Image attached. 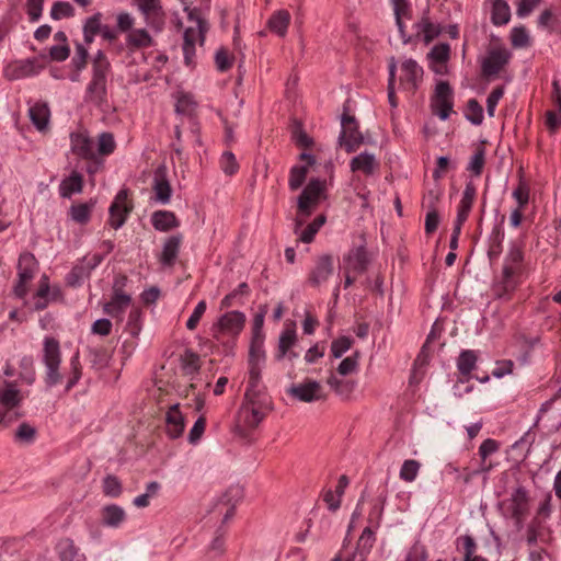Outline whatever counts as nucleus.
<instances>
[{
    "instance_id": "1",
    "label": "nucleus",
    "mask_w": 561,
    "mask_h": 561,
    "mask_svg": "<svg viewBox=\"0 0 561 561\" xmlns=\"http://www.w3.org/2000/svg\"><path fill=\"white\" fill-rule=\"evenodd\" d=\"M111 64L105 54L99 50L92 60V77L87 85L84 100L101 107L107 103V77Z\"/></svg>"
},
{
    "instance_id": "2",
    "label": "nucleus",
    "mask_w": 561,
    "mask_h": 561,
    "mask_svg": "<svg viewBox=\"0 0 561 561\" xmlns=\"http://www.w3.org/2000/svg\"><path fill=\"white\" fill-rule=\"evenodd\" d=\"M45 368V383L51 388L58 385L62 376L59 371L61 364V351L58 340L53 336H45L43 341V358Z\"/></svg>"
},
{
    "instance_id": "3",
    "label": "nucleus",
    "mask_w": 561,
    "mask_h": 561,
    "mask_svg": "<svg viewBox=\"0 0 561 561\" xmlns=\"http://www.w3.org/2000/svg\"><path fill=\"white\" fill-rule=\"evenodd\" d=\"M522 261V249L516 244H512L504 260L501 280L496 287L499 296H503L515 289L517 285V276L520 272Z\"/></svg>"
},
{
    "instance_id": "4",
    "label": "nucleus",
    "mask_w": 561,
    "mask_h": 561,
    "mask_svg": "<svg viewBox=\"0 0 561 561\" xmlns=\"http://www.w3.org/2000/svg\"><path fill=\"white\" fill-rule=\"evenodd\" d=\"M24 398L25 393L19 388L18 380L0 382V424L7 423V417L21 405Z\"/></svg>"
},
{
    "instance_id": "5",
    "label": "nucleus",
    "mask_w": 561,
    "mask_h": 561,
    "mask_svg": "<svg viewBox=\"0 0 561 561\" xmlns=\"http://www.w3.org/2000/svg\"><path fill=\"white\" fill-rule=\"evenodd\" d=\"M126 280L125 276H119L115 279L111 300L103 306L104 313L116 319L118 322L123 321L124 313L131 302L130 296L123 290Z\"/></svg>"
},
{
    "instance_id": "6",
    "label": "nucleus",
    "mask_w": 561,
    "mask_h": 561,
    "mask_svg": "<svg viewBox=\"0 0 561 561\" xmlns=\"http://www.w3.org/2000/svg\"><path fill=\"white\" fill-rule=\"evenodd\" d=\"M245 323V314L241 311H230L222 314L211 327L213 337L221 341L222 336L238 335Z\"/></svg>"
},
{
    "instance_id": "7",
    "label": "nucleus",
    "mask_w": 561,
    "mask_h": 561,
    "mask_svg": "<svg viewBox=\"0 0 561 561\" xmlns=\"http://www.w3.org/2000/svg\"><path fill=\"white\" fill-rule=\"evenodd\" d=\"M511 51L504 46L491 47L481 60V72L485 78L497 76L510 62Z\"/></svg>"
},
{
    "instance_id": "8",
    "label": "nucleus",
    "mask_w": 561,
    "mask_h": 561,
    "mask_svg": "<svg viewBox=\"0 0 561 561\" xmlns=\"http://www.w3.org/2000/svg\"><path fill=\"white\" fill-rule=\"evenodd\" d=\"M399 84L409 92H415L423 81V68L412 58H404L400 65Z\"/></svg>"
},
{
    "instance_id": "9",
    "label": "nucleus",
    "mask_w": 561,
    "mask_h": 561,
    "mask_svg": "<svg viewBox=\"0 0 561 561\" xmlns=\"http://www.w3.org/2000/svg\"><path fill=\"white\" fill-rule=\"evenodd\" d=\"M340 146L347 152L355 151L363 142V136L358 130L357 122L353 116L344 114L341 121Z\"/></svg>"
},
{
    "instance_id": "10",
    "label": "nucleus",
    "mask_w": 561,
    "mask_h": 561,
    "mask_svg": "<svg viewBox=\"0 0 561 561\" xmlns=\"http://www.w3.org/2000/svg\"><path fill=\"white\" fill-rule=\"evenodd\" d=\"M287 392L302 402H314L324 399L323 387L313 379H305L301 383L293 385Z\"/></svg>"
},
{
    "instance_id": "11",
    "label": "nucleus",
    "mask_w": 561,
    "mask_h": 561,
    "mask_svg": "<svg viewBox=\"0 0 561 561\" xmlns=\"http://www.w3.org/2000/svg\"><path fill=\"white\" fill-rule=\"evenodd\" d=\"M323 190V181L318 179L311 180L298 197V211L304 216H309L312 207L318 204Z\"/></svg>"
},
{
    "instance_id": "12",
    "label": "nucleus",
    "mask_w": 561,
    "mask_h": 561,
    "mask_svg": "<svg viewBox=\"0 0 561 561\" xmlns=\"http://www.w3.org/2000/svg\"><path fill=\"white\" fill-rule=\"evenodd\" d=\"M433 107L435 114L443 121L449 117L453 108V91L450 85L440 81L435 89V95L433 100Z\"/></svg>"
},
{
    "instance_id": "13",
    "label": "nucleus",
    "mask_w": 561,
    "mask_h": 561,
    "mask_svg": "<svg viewBox=\"0 0 561 561\" xmlns=\"http://www.w3.org/2000/svg\"><path fill=\"white\" fill-rule=\"evenodd\" d=\"M127 197H128L127 191L121 190L116 194L113 203L110 206L108 224L114 229H118L125 224L127 215L130 213V210L133 208L130 205L127 204Z\"/></svg>"
},
{
    "instance_id": "14",
    "label": "nucleus",
    "mask_w": 561,
    "mask_h": 561,
    "mask_svg": "<svg viewBox=\"0 0 561 561\" xmlns=\"http://www.w3.org/2000/svg\"><path fill=\"white\" fill-rule=\"evenodd\" d=\"M528 493L524 486H518L511 494L508 500V510L512 518L515 519L516 525L519 526L526 517L529 505Z\"/></svg>"
},
{
    "instance_id": "15",
    "label": "nucleus",
    "mask_w": 561,
    "mask_h": 561,
    "mask_svg": "<svg viewBox=\"0 0 561 561\" xmlns=\"http://www.w3.org/2000/svg\"><path fill=\"white\" fill-rule=\"evenodd\" d=\"M137 5L145 16L149 26L156 31H161L164 25V13L159 4V0H136Z\"/></svg>"
},
{
    "instance_id": "16",
    "label": "nucleus",
    "mask_w": 561,
    "mask_h": 561,
    "mask_svg": "<svg viewBox=\"0 0 561 561\" xmlns=\"http://www.w3.org/2000/svg\"><path fill=\"white\" fill-rule=\"evenodd\" d=\"M185 10L187 11L188 20L195 23V26H190L185 30L183 44H192L195 46L197 39L203 44L205 34L208 31L207 22L201 18L196 9L188 10L186 8Z\"/></svg>"
},
{
    "instance_id": "17",
    "label": "nucleus",
    "mask_w": 561,
    "mask_h": 561,
    "mask_svg": "<svg viewBox=\"0 0 561 561\" xmlns=\"http://www.w3.org/2000/svg\"><path fill=\"white\" fill-rule=\"evenodd\" d=\"M333 274V257L329 254L319 256L316 260L314 267L311 270L308 283L313 286H320L325 283Z\"/></svg>"
},
{
    "instance_id": "18",
    "label": "nucleus",
    "mask_w": 561,
    "mask_h": 561,
    "mask_svg": "<svg viewBox=\"0 0 561 561\" xmlns=\"http://www.w3.org/2000/svg\"><path fill=\"white\" fill-rule=\"evenodd\" d=\"M430 68L437 75L447 73V62L450 58V45L439 43L432 47L427 54Z\"/></svg>"
},
{
    "instance_id": "19",
    "label": "nucleus",
    "mask_w": 561,
    "mask_h": 561,
    "mask_svg": "<svg viewBox=\"0 0 561 561\" xmlns=\"http://www.w3.org/2000/svg\"><path fill=\"white\" fill-rule=\"evenodd\" d=\"M152 190L158 203L165 205L170 202L172 188L167 179V168L164 165H159L156 169Z\"/></svg>"
},
{
    "instance_id": "20",
    "label": "nucleus",
    "mask_w": 561,
    "mask_h": 561,
    "mask_svg": "<svg viewBox=\"0 0 561 561\" xmlns=\"http://www.w3.org/2000/svg\"><path fill=\"white\" fill-rule=\"evenodd\" d=\"M500 448V444L491 438L484 439L479 447V456L481 458V463L478 469L468 472L465 482H469L470 479L480 473L489 472L492 469V465L486 462V459L490 455L496 453Z\"/></svg>"
},
{
    "instance_id": "21",
    "label": "nucleus",
    "mask_w": 561,
    "mask_h": 561,
    "mask_svg": "<svg viewBox=\"0 0 561 561\" xmlns=\"http://www.w3.org/2000/svg\"><path fill=\"white\" fill-rule=\"evenodd\" d=\"M185 427L184 416L180 411L179 404H173L169 408L165 415V431L170 438H179Z\"/></svg>"
},
{
    "instance_id": "22",
    "label": "nucleus",
    "mask_w": 561,
    "mask_h": 561,
    "mask_svg": "<svg viewBox=\"0 0 561 561\" xmlns=\"http://www.w3.org/2000/svg\"><path fill=\"white\" fill-rule=\"evenodd\" d=\"M368 257L363 247L352 250L344 257V270L355 274H362L367 270Z\"/></svg>"
},
{
    "instance_id": "23",
    "label": "nucleus",
    "mask_w": 561,
    "mask_h": 561,
    "mask_svg": "<svg viewBox=\"0 0 561 561\" xmlns=\"http://www.w3.org/2000/svg\"><path fill=\"white\" fill-rule=\"evenodd\" d=\"M182 239L181 234H174L165 239L159 255V261L163 266L174 265L180 252Z\"/></svg>"
},
{
    "instance_id": "24",
    "label": "nucleus",
    "mask_w": 561,
    "mask_h": 561,
    "mask_svg": "<svg viewBox=\"0 0 561 561\" xmlns=\"http://www.w3.org/2000/svg\"><path fill=\"white\" fill-rule=\"evenodd\" d=\"M71 150L83 159H93L95 157L94 142L83 133H72L70 135Z\"/></svg>"
},
{
    "instance_id": "25",
    "label": "nucleus",
    "mask_w": 561,
    "mask_h": 561,
    "mask_svg": "<svg viewBox=\"0 0 561 561\" xmlns=\"http://www.w3.org/2000/svg\"><path fill=\"white\" fill-rule=\"evenodd\" d=\"M291 21V15L287 10L280 9L272 13L266 22L270 32L278 37H285L288 26Z\"/></svg>"
},
{
    "instance_id": "26",
    "label": "nucleus",
    "mask_w": 561,
    "mask_h": 561,
    "mask_svg": "<svg viewBox=\"0 0 561 561\" xmlns=\"http://www.w3.org/2000/svg\"><path fill=\"white\" fill-rule=\"evenodd\" d=\"M266 413L267 411L242 404L238 416L239 426L253 430L264 420Z\"/></svg>"
},
{
    "instance_id": "27",
    "label": "nucleus",
    "mask_w": 561,
    "mask_h": 561,
    "mask_svg": "<svg viewBox=\"0 0 561 561\" xmlns=\"http://www.w3.org/2000/svg\"><path fill=\"white\" fill-rule=\"evenodd\" d=\"M350 167L353 172H362L365 175H371L378 169L379 163L375 154L362 152L351 160Z\"/></svg>"
},
{
    "instance_id": "28",
    "label": "nucleus",
    "mask_w": 561,
    "mask_h": 561,
    "mask_svg": "<svg viewBox=\"0 0 561 561\" xmlns=\"http://www.w3.org/2000/svg\"><path fill=\"white\" fill-rule=\"evenodd\" d=\"M58 295V290H50L49 279L46 275H43L39 279L38 288L33 297L34 309H45L51 299H55Z\"/></svg>"
},
{
    "instance_id": "29",
    "label": "nucleus",
    "mask_w": 561,
    "mask_h": 561,
    "mask_svg": "<svg viewBox=\"0 0 561 561\" xmlns=\"http://www.w3.org/2000/svg\"><path fill=\"white\" fill-rule=\"evenodd\" d=\"M301 160H306V165H294L290 170L289 174V188L291 191H297L305 182L307 174H308V168L309 165L314 163V158L311 154L308 153H301L300 154Z\"/></svg>"
},
{
    "instance_id": "30",
    "label": "nucleus",
    "mask_w": 561,
    "mask_h": 561,
    "mask_svg": "<svg viewBox=\"0 0 561 561\" xmlns=\"http://www.w3.org/2000/svg\"><path fill=\"white\" fill-rule=\"evenodd\" d=\"M393 5L396 24L398 26L399 33L403 43H409V38H407L403 19H411V4L408 0H391Z\"/></svg>"
},
{
    "instance_id": "31",
    "label": "nucleus",
    "mask_w": 561,
    "mask_h": 561,
    "mask_svg": "<svg viewBox=\"0 0 561 561\" xmlns=\"http://www.w3.org/2000/svg\"><path fill=\"white\" fill-rule=\"evenodd\" d=\"M242 404L251 405L264 411H268L271 409L270 398L262 388H247Z\"/></svg>"
},
{
    "instance_id": "32",
    "label": "nucleus",
    "mask_w": 561,
    "mask_h": 561,
    "mask_svg": "<svg viewBox=\"0 0 561 561\" xmlns=\"http://www.w3.org/2000/svg\"><path fill=\"white\" fill-rule=\"evenodd\" d=\"M28 116L33 125L43 131L47 128L49 123V108L45 103H35L28 108Z\"/></svg>"
},
{
    "instance_id": "33",
    "label": "nucleus",
    "mask_w": 561,
    "mask_h": 561,
    "mask_svg": "<svg viewBox=\"0 0 561 561\" xmlns=\"http://www.w3.org/2000/svg\"><path fill=\"white\" fill-rule=\"evenodd\" d=\"M126 519V513L123 507L111 504L102 508V523L107 527H119Z\"/></svg>"
},
{
    "instance_id": "34",
    "label": "nucleus",
    "mask_w": 561,
    "mask_h": 561,
    "mask_svg": "<svg viewBox=\"0 0 561 561\" xmlns=\"http://www.w3.org/2000/svg\"><path fill=\"white\" fill-rule=\"evenodd\" d=\"M152 226L159 231H169L180 226L174 213L169 210H157L151 216Z\"/></svg>"
},
{
    "instance_id": "35",
    "label": "nucleus",
    "mask_w": 561,
    "mask_h": 561,
    "mask_svg": "<svg viewBox=\"0 0 561 561\" xmlns=\"http://www.w3.org/2000/svg\"><path fill=\"white\" fill-rule=\"evenodd\" d=\"M152 44V37L145 28L131 30L126 36V45L131 50L147 48Z\"/></svg>"
},
{
    "instance_id": "36",
    "label": "nucleus",
    "mask_w": 561,
    "mask_h": 561,
    "mask_svg": "<svg viewBox=\"0 0 561 561\" xmlns=\"http://www.w3.org/2000/svg\"><path fill=\"white\" fill-rule=\"evenodd\" d=\"M37 271V262L33 254L23 253L20 255L18 264V278L27 280L28 283L33 279Z\"/></svg>"
},
{
    "instance_id": "37",
    "label": "nucleus",
    "mask_w": 561,
    "mask_h": 561,
    "mask_svg": "<svg viewBox=\"0 0 561 561\" xmlns=\"http://www.w3.org/2000/svg\"><path fill=\"white\" fill-rule=\"evenodd\" d=\"M82 175L77 171H73L68 178L61 181L59 185V193L61 197L69 198L72 194L80 193L82 191Z\"/></svg>"
},
{
    "instance_id": "38",
    "label": "nucleus",
    "mask_w": 561,
    "mask_h": 561,
    "mask_svg": "<svg viewBox=\"0 0 561 561\" xmlns=\"http://www.w3.org/2000/svg\"><path fill=\"white\" fill-rule=\"evenodd\" d=\"M375 541V531L370 527H366L357 541V550L354 553V560L366 561V556L369 553Z\"/></svg>"
},
{
    "instance_id": "39",
    "label": "nucleus",
    "mask_w": 561,
    "mask_h": 561,
    "mask_svg": "<svg viewBox=\"0 0 561 561\" xmlns=\"http://www.w3.org/2000/svg\"><path fill=\"white\" fill-rule=\"evenodd\" d=\"M417 35L423 36V42L430 44L433 39L440 35L443 27L439 24L433 23L427 16H423L416 23Z\"/></svg>"
},
{
    "instance_id": "40",
    "label": "nucleus",
    "mask_w": 561,
    "mask_h": 561,
    "mask_svg": "<svg viewBox=\"0 0 561 561\" xmlns=\"http://www.w3.org/2000/svg\"><path fill=\"white\" fill-rule=\"evenodd\" d=\"M297 342V334L294 328H286L279 335L276 360H282Z\"/></svg>"
},
{
    "instance_id": "41",
    "label": "nucleus",
    "mask_w": 561,
    "mask_h": 561,
    "mask_svg": "<svg viewBox=\"0 0 561 561\" xmlns=\"http://www.w3.org/2000/svg\"><path fill=\"white\" fill-rule=\"evenodd\" d=\"M504 231L500 226L494 227L489 238L488 256L491 263L495 262L502 253Z\"/></svg>"
},
{
    "instance_id": "42",
    "label": "nucleus",
    "mask_w": 561,
    "mask_h": 561,
    "mask_svg": "<svg viewBox=\"0 0 561 561\" xmlns=\"http://www.w3.org/2000/svg\"><path fill=\"white\" fill-rule=\"evenodd\" d=\"M331 389L340 397L347 399L355 389L356 383L352 380L341 379L336 375L331 374L327 380Z\"/></svg>"
},
{
    "instance_id": "43",
    "label": "nucleus",
    "mask_w": 561,
    "mask_h": 561,
    "mask_svg": "<svg viewBox=\"0 0 561 561\" xmlns=\"http://www.w3.org/2000/svg\"><path fill=\"white\" fill-rule=\"evenodd\" d=\"M511 19V10L506 1L494 0L492 5V23L494 25H504Z\"/></svg>"
},
{
    "instance_id": "44",
    "label": "nucleus",
    "mask_w": 561,
    "mask_h": 561,
    "mask_svg": "<svg viewBox=\"0 0 561 561\" xmlns=\"http://www.w3.org/2000/svg\"><path fill=\"white\" fill-rule=\"evenodd\" d=\"M10 71L8 77L11 80L34 76L36 73L35 62L30 59L18 61L10 67Z\"/></svg>"
},
{
    "instance_id": "45",
    "label": "nucleus",
    "mask_w": 561,
    "mask_h": 561,
    "mask_svg": "<svg viewBox=\"0 0 561 561\" xmlns=\"http://www.w3.org/2000/svg\"><path fill=\"white\" fill-rule=\"evenodd\" d=\"M478 356L474 351H462L457 360V368L462 376H468L476 367Z\"/></svg>"
},
{
    "instance_id": "46",
    "label": "nucleus",
    "mask_w": 561,
    "mask_h": 561,
    "mask_svg": "<svg viewBox=\"0 0 561 561\" xmlns=\"http://www.w3.org/2000/svg\"><path fill=\"white\" fill-rule=\"evenodd\" d=\"M102 14L100 12L90 16L83 26L84 41L90 44L96 34L101 33L104 25L101 23Z\"/></svg>"
},
{
    "instance_id": "47",
    "label": "nucleus",
    "mask_w": 561,
    "mask_h": 561,
    "mask_svg": "<svg viewBox=\"0 0 561 561\" xmlns=\"http://www.w3.org/2000/svg\"><path fill=\"white\" fill-rule=\"evenodd\" d=\"M225 552V538L221 533H217L210 545L206 549L204 561H215Z\"/></svg>"
},
{
    "instance_id": "48",
    "label": "nucleus",
    "mask_w": 561,
    "mask_h": 561,
    "mask_svg": "<svg viewBox=\"0 0 561 561\" xmlns=\"http://www.w3.org/2000/svg\"><path fill=\"white\" fill-rule=\"evenodd\" d=\"M554 85V89H556V107L557 110L556 111H549L547 112V126L551 129V130H556L557 128H559L561 126V92L559 90V87H558V83L554 82L553 83Z\"/></svg>"
},
{
    "instance_id": "49",
    "label": "nucleus",
    "mask_w": 561,
    "mask_h": 561,
    "mask_svg": "<svg viewBox=\"0 0 561 561\" xmlns=\"http://www.w3.org/2000/svg\"><path fill=\"white\" fill-rule=\"evenodd\" d=\"M49 15L56 21L72 18L75 15V8L68 1H56L50 9Z\"/></svg>"
},
{
    "instance_id": "50",
    "label": "nucleus",
    "mask_w": 561,
    "mask_h": 561,
    "mask_svg": "<svg viewBox=\"0 0 561 561\" xmlns=\"http://www.w3.org/2000/svg\"><path fill=\"white\" fill-rule=\"evenodd\" d=\"M160 490V484L157 481L149 482L146 486V492L136 496L133 500V504L138 508H145L149 506L150 500L154 497Z\"/></svg>"
},
{
    "instance_id": "51",
    "label": "nucleus",
    "mask_w": 561,
    "mask_h": 561,
    "mask_svg": "<svg viewBox=\"0 0 561 561\" xmlns=\"http://www.w3.org/2000/svg\"><path fill=\"white\" fill-rule=\"evenodd\" d=\"M421 463L414 459L404 460L400 469V479L405 482H413L420 471Z\"/></svg>"
},
{
    "instance_id": "52",
    "label": "nucleus",
    "mask_w": 561,
    "mask_h": 561,
    "mask_svg": "<svg viewBox=\"0 0 561 561\" xmlns=\"http://www.w3.org/2000/svg\"><path fill=\"white\" fill-rule=\"evenodd\" d=\"M20 368L19 380L26 385H32L35 381L33 358L31 356H23L20 360Z\"/></svg>"
},
{
    "instance_id": "53",
    "label": "nucleus",
    "mask_w": 561,
    "mask_h": 561,
    "mask_svg": "<svg viewBox=\"0 0 561 561\" xmlns=\"http://www.w3.org/2000/svg\"><path fill=\"white\" fill-rule=\"evenodd\" d=\"M196 102L188 93H179L176 96L175 112L183 115H191L195 110Z\"/></svg>"
},
{
    "instance_id": "54",
    "label": "nucleus",
    "mask_w": 561,
    "mask_h": 561,
    "mask_svg": "<svg viewBox=\"0 0 561 561\" xmlns=\"http://www.w3.org/2000/svg\"><path fill=\"white\" fill-rule=\"evenodd\" d=\"M485 163V151L482 147L477 148L470 161L467 170L470 171L474 176L481 175Z\"/></svg>"
},
{
    "instance_id": "55",
    "label": "nucleus",
    "mask_w": 561,
    "mask_h": 561,
    "mask_svg": "<svg viewBox=\"0 0 561 561\" xmlns=\"http://www.w3.org/2000/svg\"><path fill=\"white\" fill-rule=\"evenodd\" d=\"M398 68V61L394 57H391L388 61L389 79H388V99L392 107H397L398 102L394 92V80Z\"/></svg>"
},
{
    "instance_id": "56",
    "label": "nucleus",
    "mask_w": 561,
    "mask_h": 561,
    "mask_svg": "<svg viewBox=\"0 0 561 561\" xmlns=\"http://www.w3.org/2000/svg\"><path fill=\"white\" fill-rule=\"evenodd\" d=\"M325 217L320 215L318 216L312 222H310L301 232L299 236V240L304 243H310L319 229L324 225Z\"/></svg>"
},
{
    "instance_id": "57",
    "label": "nucleus",
    "mask_w": 561,
    "mask_h": 561,
    "mask_svg": "<svg viewBox=\"0 0 561 561\" xmlns=\"http://www.w3.org/2000/svg\"><path fill=\"white\" fill-rule=\"evenodd\" d=\"M89 275V270L80 262L68 273L66 280L69 286L76 287L80 286Z\"/></svg>"
},
{
    "instance_id": "58",
    "label": "nucleus",
    "mask_w": 561,
    "mask_h": 561,
    "mask_svg": "<svg viewBox=\"0 0 561 561\" xmlns=\"http://www.w3.org/2000/svg\"><path fill=\"white\" fill-rule=\"evenodd\" d=\"M182 368L186 375L196 374L199 368V356L191 351H186L182 357Z\"/></svg>"
},
{
    "instance_id": "59",
    "label": "nucleus",
    "mask_w": 561,
    "mask_h": 561,
    "mask_svg": "<svg viewBox=\"0 0 561 561\" xmlns=\"http://www.w3.org/2000/svg\"><path fill=\"white\" fill-rule=\"evenodd\" d=\"M466 117L474 125H480L482 123L483 108L476 99L468 101Z\"/></svg>"
},
{
    "instance_id": "60",
    "label": "nucleus",
    "mask_w": 561,
    "mask_h": 561,
    "mask_svg": "<svg viewBox=\"0 0 561 561\" xmlns=\"http://www.w3.org/2000/svg\"><path fill=\"white\" fill-rule=\"evenodd\" d=\"M512 195L517 203V207L525 208L529 202L528 184L523 179H520Z\"/></svg>"
},
{
    "instance_id": "61",
    "label": "nucleus",
    "mask_w": 561,
    "mask_h": 561,
    "mask_svg": "<svg viewBox=\"0 0 561 561\" xmlns=\"http://www.w3.org/2000/svg\"><path fill=\"white\" fill-rule=\"evenodd\" d=\"M141 330V311L138 308L130 310L126 323V331L131 336H138Z\"/></svg>"
},
{
    "instance_id": "62",
    "label": "nucleus",
    "mask_w": 561,
    "mask_h": 561,
    "mask_svg": "<svg viewBox=\"0 0 561 561\" xmlns=\"http://www.w3.org/2000/svg\"><path fill=\"white\" fill-rule=\"evenodd\" d=\"M116 148V142L111 133H102L99 136L98 151L102 156L111 154Z\"/></svg>"
},
{
    "instance_id": "63",
    "label": "nucleus",
    "mask_w": 561,
    "mask_h": 561,
    "mask_svg": "<svg viewBox=\"0 0 561 561\" xmlns=\"http://www.w3.org/2000/svg\"><path fill=\"white\" fill-rule=\"evenodd\" d=\"M220 167L225 174L233 175L239 170V163L231 151H225L220 158Z\"/></svg>"
},
{
    "instance_id": "64",
    "label": "nucleus",
    "mask_w": 561,
    "mask_h": 561,
    "mask_svg": "<svg viewBox=\"0 0 561 561\" xmlns=\"http://www.w3.org/2000/svg\"><path fill=\"white\" fill-rule=\"evenodd\" d=\"M462 541L465 549L463 561H486V559L474 554L477 545L471 536H463Z\"/></svg>"
}]
</instances>
